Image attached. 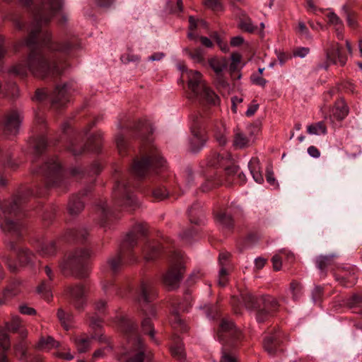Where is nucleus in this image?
<instances>
[{
    "instance_id": "nucleus-43",
    "label": "nucleus",
    "mask_w": 362,
    "mask_h": 362,
    "mask_svg": "<svg viewBox=\"0 0 362 362\" xmlns=\"http://www.w3.org/2000/svg\"><path fill=\"white\" fill-rule=\"evenodd\" d=\"M59 342L55 341L52 337L48 336L47 337H42L37 344L40 349H51L52 348L58 347Z\"/></svg>"
},
{
    "instance_id": "nucleus-61",
    "label": "nucleus",
    "mask_w": 362,
    "mask_h": 362,
    "mask_svg": "<svg viewBox=\"0 0 362 362\" xmlns=\"http://www.w3.org/2000/svg\"><path fill=\"white\" fill-rule=\"evenodd\" d=\"M189 56L195 62H202L204 59V51L201 48H197L189 53Z\"/></svg>"
},
{
    "instance_id": "nucleus-28",
    "label": "nucleus",
    "mask_w": 362,
    "mask_h": 362,
    "mask_svg": "<svg viewBox=\"0 0 362 362\" xmlns=\"http://www.w3.org/2000/svg\"><path fill=\"white\" fill-rule=\"evenodd\" d=\"M144 313L146 317L141 322L142 330L145 334H148L152 340H155V330L153 327L151 320L149 317V316L154 317L156 315L155 308L149 306L148 313L146 310H144Z\"/></svg>"
},
{
    "instance_id": "nucleus-15",
    "label": "nucleus",
    "mask_w": 362,
    "mask_h": 362,
    "mask_svg": "<svg viewBox=\"0 0 362 362\" xmlns=\"http://www.w3.org/2000/svg\"><path fill=\"white\" fill-rule=\"evenodd\" d=\"M112 197L117 206L134 209L137 206L136 199L132 194L129 183L118 182L114 187Z\"/></svg>"
},
{
    "instance_id": "nucleus-27",
    "label": "nucleus",
    "mask_w": 362,
    "mask_h": 362,
    "mask_svg": "<svg viewBox=\"0 0 362 362\" xmlns=\"http://www.w3.org/2000/svg\"><path fill=\"white\" fill-rule=\"evenodd\" d=\"M132 173L137 178L141 179L148 175L151 170V161L153 160H135ZM158 161V160H156Z\"/></svg>"
},
{
    "instance_id": "nucleus-9",
    "label": "nucleus",
    "mask_w": 362,
    "mask_h": 362,
    "mask_svg": "<svg viewBox=\"0 0 362 362\" xmlns=\"http://www.w3.org/2000/svg\"><path fill=\"white\" fill-rule=\"evenodd\" d=\"M90 253L88 250H76L67 255L59 267L65 276L84 278L87 276V260Z\"/></svg>"
},
{
    "instance_id": "nucleus-4",
    "label": "nucleus",
    "mask_w": 362,
    "mask_h": 362,
    "mask_svg": "<svg viewBox=\"0 0 362 362\" xmlns=\"http://www.w3.org/2000/svg\"><path fill=\"white\" fill-rule=\"evenodd\" d=\"M33 173L44 178L47 188H57L64 191L66 189L69 180L66 171L59 160H46L41 163H35Z\"/></svg>"
},
{
    "instance_id": "nucleus-1",
    "label": "nucleus",
    "mask_w": 362,
    "mask_h": 362,
    "mask_svg": "<svg viewBox=\"0 0 362 362\" xmlns=\"http://www.w3.org/2000/svg\"><path fill=\"white\" fill-rule=\"evenodd\" d=\"M42 45L51 51L67 52L74 47V43L68 42L63 45L52 43L50 42L49 34L46 33L40 42V47H37V49L32 50L30 53L25 62L26 67L23 64H19L13 66L11 71L23 76L26 75L27 69H28L35 76L38 78L59 74L60 71L58 66L42 49Z\"/></svg>"
},
{
    "instance_id": "nucleus-19",
    "label": "nucleus",
    "mask_w": 362,
    "mask_h": 362,
    "mask_svg": "<svg viewBox=\"0 0 362 362\" xmlns=\"http://www.w3.org/2000/svg\"><path fill=\"white\" fill-rule=\"evenodd\" d=\"M282 338L283 333L279 330L266 336L263 341L264 350L271 356L275 355L278 351L281 350Z\"/></svg>"
},
{
    "instance_id": "nucleus-64",
    "label": "nucleus",
    "mask_w": 362,
    "mask_h": 362,
    "mask_svg": "<svg viewBox=\"0 0 362 362\" xmlns=\"http://www.w3.org/2000/svg\"><path fill=\"white\" fill-rule=\"evenodd\" d=\"M251 81L254 84L261 87H264L267 82L264 78L255 74L251 76Z\"/></svg>"
},
{
    "instance_id": "nucleus-17",
    "label": "nucleus",
    "mask_w": 362,
    "mask_h": 362,
    "mask_svg": "<svg viewBox=\"0 0 362 362\" xmlns=\"http://www.w3.org/2000/svg\"><path fill=\"white\" fill-rule=\"evenodd\" d=\"M334 276L339 284L345 287H351L357 281L355 269L351 266L337 267Z\"/></svg>"
},
{
    "instance_id": "nucleus-26",
    "label": "nucleus",
    "mask_w": 362,
    "mask_h": 362,
    "mask_svg": "<svg viewBox=\"0 0 362 362\" xmlns=\"http://www.w3.org/2000/svg\"><path fill=\"white\" fill-rule=\"evenodd\" d=\"M156 290L150 281H143L141 284L140 292L138 296L139 302L149 303L156 297Z\"/></svg>"
},
{
    "instance_id": "nucleus-34",
    "label": "nucleus",
    "mask_w": 362,
    "mask_h": 362,
    "mask_svg": "<svg viewBox=\"0 0 362 362\" xmlns=\"http://www.w3.org/2000/svg\"><path fill=\"white\" fill-rule=\"evenodd\" d=\"M88 235L86 229L83 228L70 229L66 232V239L68 240H76L83 242L85 240Z\"/></svg>"
},
{
    "instance_id": "nucleus-10",
    "label": "nucleus",
    "mask_w": 362,
    "mask_h": 362,
    "mask_svg": "<svg viewBox=\"0 0 362 362\" xmlns=\"http://www.w3.org/2000/svg\"><path fill=\"white\" fill-rule=\"evenodd\" d=\"M21 203V198L16 197L9 203L4 204L0 211L1 228L4 231L11 233L16 238L21 237L23 226L19 222L11 221L8 216L17 214Z\"/></svg>"
},
{
    "instance_id": "nucleus-37",
    "label": "nucleus",
    "mask_w": 362,
    "mask_h": 362,
    "mask_svg": "<svg viewBox=\"0 0 362 362\" xmlns=\"http://www.w3.org/2000/svg\"><path fill=\"white\" fill-rule=\"evenodd\" d=\"M57 315L61 325L66 330H69L72 327L74 323V316L72 314L66 313L64 310L59 308L57 310Z\"/></svg>"
},
{
    "instance_id": "nucleus-21",
    "label": "nucleus",
    "mask_w": 362,
    "mask_h": 362,
    "mask_svg": "<svg viewBox=\"0 0 362 362\" xmlns=\"http://www.w3.org/2000/svg\"><path fill=\"white\" fill-rule=\"evenodd\" d=\"M71 88L70 84L57 86L52 96V105L63 106L69 101Z\"/></svg>"
},
{
    "instance_id": "nucleus-6",
    "label": "nucleus",
    "mask_w": 362,
    "mask_h": 362,
    "mask_svg": "<svg viewBox=\"0 0 362 362\" xmlns=\"http://www.w3.org/2000/svg\"><path fill=\"white\" fill-rule=\"evenodd\" d=\"M218 339L223 343L220 362H239L235 348L241 337L240 331L232 321L223 319L217 332Z\"/></svg>"
},
{
    "instance_id": "nucleus-25",
    "label": "nucleus",
    "mask_w": 362,
    "mask_h": 362,
    "mask_svg": "<svg viewBox=\"0 0 362 362\" xmlns=\"http://www.w3.org/2000/svg\"><path fill=\"white\" fill-rule=\"evenodd\" d=\"M8 247L11 250H16L17 257L21 266L31 265L34 262L35 255L26 248L17 249L16 243L11 241Z\"/></svg>"
},
{
    "instance_id": "nucleus-47",
    "label": "nucleus",
    "mask_w": 362,
    "mask_h": 362,
    "mask_svg": "<svg viewBox=\"0 0 362 362\" xmlns=\"http://www.w3.org/2000/svg\"><path fill=\"white\" fill-rule=\"evenodd\" d=\"M327 132L326 127L323 122H320L308 127V132L310 134L320 135L325 134Z\"/></svg>"
},
{
    "instance_id": "nucleus-62",
    "label": "nucleus",
    "mask_w": 362,
    "mask_h": 362,
    "mask_svg": "<svg viewBox=\"0 0 362 362\" xmlns=\"http://www.w3.org/2000/svg\"><path fill=\"white\" fill-rule=\"evenodd\" d=\"M139 59H140V57L138 55L130 54V53L124 54L121 57V60L124 64H128L129 62H139Z\"/></svg>"
},
{
    "instance_id": "nucleus-53",
    "label": "nucleus",
    "mask_w": 362,
    "mask_h": 362,
    "mask_svg": "<svg viewBox=\"0 0 362 362\" xmlns=\"http://www.w3.org/2000/svg\"><path fill=\"white\" fill-rule=\"evenodd\" d=\"M334 255L332 256H321L317 260V267L320 270H324L327 268L332 263Z\"/></svg>"
},
{
    "instance_id": "nucleus-3",
    "label": "nucleus",
    "mask_w": 362,
    "mask_h": 362,
    "mask_svg": "<svg viewBox=\"0 0 362 362\" xmlns=\"http://www.w3.org/2000/svg\"><path fill=\"white\" fill-rule=\"evenodd\" d=\"M62 0H40L34 13V22L30 28L28 37L25 40V45L29 47L38 44L40 40L37 35L40 27L48 23L50 19L61 10Z\"/></svg>"
},
{
    "instance_id": "nucleus-40",
    "label": "nucleus",
    "mask_w": 362,
    "mask_h": 362,
    "mask_svg": "<svg viewBox=\"0 0 362 362\" xmlns=\"http://www.w3.org/2000/svg\"><path fill=\"white\" fill-rule=\"evenodd\" d=\"M216 221L225 229L230 230L233 227V219L230 215L220 212L216 216Z\"/></svg>"
},
{
    "instance_id": "nucleus-7",
    "label": "nucleus",
    "mask_w": 362,
    "mask_h": 362,
    "mask_svg": "<svg viewBox=\"0 0 362 362\" xmlns=\"http://www.w3.org/2000/svg\"><path fill=\"white\" fill-rule=\"evenodd\" d=\"M182 71H186L188 78V88L191 91L190 98L208 104L216 105L219 103L218 96L207 86L202 74L195 70H187L185 66H179Z\"/></svg>"
},
{
    "instance_id": "nucleus-41",
    "label": "nucleus",
    "mask_w": 362,
    "mask_h": 362,
    "mask_svg": "<svg viewBox=\"0 0 362 362\" xmlns=\"http://www.w3.org/2000/svg\"><path fill=\"white\" fill-rule=\"evenodd\" d=\"M329 23L333 25L337 32V35L339 39L342 38L341 30L343 28V23L340 18L334 13H329L327 16Z\"/></svg>"
},
{
    "instance_id": "nucleus-51",
    "label": "nucleus",
    "mask_w": 362,
    "mask_h": 362,
    "mask_svg": "<svg viewBox=\"0 0 362 362\" xmlns=\"http://www.w3.org/2000/svg\"><path fill=\"white\" fill-rule=\"evenodd\" d=\"M239 26L243 30L249 33H252L255 30V26L252 24L251 19L245 15L240 18Z\"/></svg>"
},
{
    "instance_id": "nucleus-42",
    "label": "nucleus",
    "mask_w": 362,
    "mask_h": 362,
    "mask_svg": "<svg viewBox=\"0 0 362 362\" xmlns=\"http://www.w3.org/2000/svg\"><path fill=\"white\" fill-rule=\"evenodd\" d=\"M39 252L42 257H51L54 255L57 252L55 243L54 241H49L43 243Z\"/></svg>"
},
{
    "instance_id": "nucleus-46",
    "label": "nucleus",
    "mask_w": 362,
    "mask_h": 362,
    "mask_svg": "<svg viewBox=\"0 0 362 362\" xmlns=\"http://www.w3.org/2000/svg\"><path fill=\"white\" fill-rule=\"evenodd\" d=\"M115 142L119 154L122 156H124V153L127 150V144L124 135L122 133H119L116 135Z\"/></svg>"
},
{
    "instance_id": "nucleus-44",
    "label": "nucleus",
    "mask_w": 362,
    "mask_h": 362,
    "mask_svg": "<svg viewBox=\"0 0 362 362\" xmlns=\"http://www.w3.org/2000/svg\"><path fill=\"white\" fill-rule=\"evenodd\" d=\"M230 253L226 251L221 252L219 254L218 262L221 266L220 276L227 275L226 267L228 265Z\"/></svg>"
},
{
    "instance_id": "nucleus-24",
    "label": "nucleus",
    "mask_w": 362,
    "mask_h": 362,
    "mask_svg": "<svg viewBox=\"0 0 362 362\" xmlns=\"http://www.w3.org/2000/svg\"><path fill=\"white\" fill-rule=\"evenodd\" d=\"M209 64L211 68L216 74L218 83L223 87L226 86L227 82L223 79L222 76L223 71L228 66V60L226 58H211L209 59Z\"/></svg>"
},
{
    "instance_id": "nucleus-29",
    "label": "nucleus",
    "mask_w": 362,
    "mask_h": 362,
    "mask_svg": "<svg viewBox=\"0 0 362 362\" xmlns=\"http://www.w3.org/2000/svg\"><path fill=\"white\" fill-rule=\"evenodd\" d=\"M160 251V247L157 243L148 241L143 249L144 259L146 261L153 260L158 257Z\"/></svg>"
},
{
    "instance_id": "nucleus-59",
    "label": "nucleus",
    "mask_w": 362,
    "mask_h": 362,
    "mask_svg": "<svg viewBox=\"0 0 362 362\" xmlns=\"http://www.w3.org/2000/svg\"><path fill=\"white\" fill-rule=\"evenodd\" d=\"M21 326V322L18 317H13L12 320L7 323L6 327L9 331L17 332Z\"/></svg>"
},
{
    "instance_id": "nucleus-8",
    "label": "nucleus",
    "mask_w": 362,
    "mask_h": 362,
    "mask_svg": "<svg viewBox=\"0 0 362 362\" xmlns=\"http://www.w3.org/2000/svg\"><path fill=\"white\" fill-rule=\"evenodd\" d=\"M146 233V226L141 223L136 224L132 230L127 234L122 245L120 252L115 256L110 258L107 264L112 273H116L121 268L122 259L128 256L130 262L136 261V258L132 253V249L136 245L137 240L145 235Z\"/></svg>"
},
{
    "instance_id": "nucleus-20",
    "label": "nucleus",
    "mask_w": 362,
    "mask_h": 362,
    "mask_svg": "<svg viewBox=\"0 0 362 362\" xmlns=\"http://www.w3.org/2000/svg\"><path fill=\"white\" fill-rule=\"evenodd\" d=\"M44 270L48 278V280L42 281L41 284L37 287V291L44 298L49 300L52 296L51 292L52 287V281L54 279L55 275L52 268L48 265H46L44 267Z\"/></svg>"
},
{
    "instance_id": "nucleus-22",
    "label": "nucleus",
    "mask_w": 362,
    "mask_h": 362,
    "mask_svg": "<svg viewBox=\"0 0 362 362\" xmlns=\"http://www.w3.org/2000/svg\"><path fill=\"white\" fill-rule=\"evenodd\" d=\"M341 47L337 42H332L327 49V59L330 64L344 66L346 63V57L341 52Z\"/></svg>"
},
{
    "instance_id": "nucleus-38",
    "label": "nucleus",
    "mask_w": 362,
    "mask_h": 362,
    "mask_svg": "<svg viewBox=\"0 0 362 362\" xmlns=\"http://www.w3.org/2000/svg\"><path fill=\"white\" fill-rule=\"evenodd\" d=\"M28 144L37 154L42 153L47 147V140L43 136L30 139Z\"/></svg>"
},
{
    "instance_id": "nucleus-60",
    "label": "nucleus",
    "mask_w": 362,
    "mask_h": 362,
    "mask_svg": "<svg viewBox=\"0 0 362 362\" xmlns=\"http://www.w3.org/2000/svg\"><path fill=\"white\" fill-rule=\"evenodd\" d=\"M231 63L229 69L231 72L235 71L238 69V66L240 62L241 56L238 53H233L230 57Z\"/></svg>"
},
{
    "instance_id": "nucleus-14",
    "label": "nucleus",
    "mask_w": 362,
    "mask_h": 362,
    "mask_svg": "<svg viewBox=\"0 0 362 362\" xmlns=\"http://www.w3.org/2000/svg\"><path fill=\"white\" fill-rule=\"evenodd\" d=\"M192 297L188 292L185 293L182 302L177 300H173L172 302V310L170 315V323L174 329L182 332L187 331L188 327L186 323L181 319L180 312H188L192 306Z\"/></svg>"
},
{
    "instance_id": "nucleus-12",
    "label": "nucleus",
    "mask_w": 362,
    "mask_h": 362,
    "mask_svg": "<svg viewBox=\"0 0 362 362\" xmlns=\"http://www.w3.org/2000/svg\"><path fill=\"white\" fill-rule=\"evenodd\" d=\"M183 254L180 251L174 252L170 257V266L163 276V283L170 290L177 288L185 272Z\"/></svg>"
},
{
    "instance_id": "nucleus-55",
    "label": "nucleus",
    "mask_w": 362,
    "mask_h": 362,
    "mask_svg": "<svg viewBox=\"0 0 362 362\" xmlns=\"http://www.w3.org/2000/svg\"><path fill=\"white\" fill-rule=\"evenodd\" d=\"M204 4L206 7L214 11L223 10L222 0H204Z\"/></svg>"
},
{
    "instance_id": "nucleus-50",
    "label": "nucleus",
    "mask_w": 362,
    "mask_h": 362,
    "mask_svg": "<svg viewBox=\"0 0 362 362\" xmlns=\"http://www.w3.org/2000/svg\"><path fill=\"white\" fill-rule=\"evenodd\" d=\"M345 303L349 308H355L362 305V294H354L346 298Z\"/></svg>"
},
{
    "instance_id": "nucleus-11",
    "label": "nucleus",
    "mask_w": 362,
    "mask_h": 362,
    "mask_svg": "<svg viewBox=\"0 0 362 362\" xmlns=\"http://www.w3.org/2000/svg\"><path fill=\"white\" fill-rule=\"evenodd\" d=\"M84 134L87 136V141L83 144L76 138L72 139L67 146V150L74 156H85L88 151L99 153L102 148L103 134L98 131L88 134L86 130Z\"/></svg>"
},
{
    "instance_id": "nucleus-54",
    "label": "nucleus",
    "mask_w": 362,
    "mask_h": 362,
    "mask_svg": "<svg viewBox=\"0 0 362 362\" xmlns=\"http://www.w3.org/2000/svg\"><path fill=\"white\" fill-rule=\"evenodd\" d=\"M168 194L165 188L163 187H156L152 192V197L157 202L163 200L168 197Z\"/></svg>"
},
{
    "instance_id": "nucleus-18",
    "label": "nucleus",
    "mask_w": 362,
    "mask_h": 362,
    "mask_svg": "<svg viewBox=\"0 0 362 362\" xmlns=\"http://www.w3.org/2000/svg\"><path fill=\"white\" fill-rule=\"evenodd\" d=\"M23 116L18 111L13 110L8 113L4 121V133L6 136H15L20 129Z\"/></svg>"
},
{
    "instance_id": "nucleus-58",
    "label": "nucleus",
    "mask_w": 362,
    "mask_h": 362,
    "mask_svg": "<svg viewBox=\"0 0 362 362\" xmlns=\"http://www.w3.org/2000/svg\"><path fill=\"white\" fill-rule=\"evenodd\" d=\"M98 213L103 216V218H107L109 216H115V212L110 210L105 202H102L97 206Z\"/></svg>"
},
{
    "instance_id": "nucleus-2",
    "label": "nucleus",
    "mask_w": 362,
    "mask_h": 362,
    "mask_svg": "<svg viewBox=\"0 0 362 362\" xmlns=\"http://www.w3.org/2000/svg\"><path fill=\"white\" fill-rule=\"evenodd\" d=\"M242 300L247 309L256 310V319L259 323L274 317L280 308L278 299L269 294L255 295L245 293L242 294Z\"/></svg>"
},
{
    "instance_id": "nucleus-33",
    "label": "nucleus",
    "mask_w": 362,
    "mask_h": 362,
    "mask_svg": "<svg viewBox=\"0 0 362 362\" xmlns=\"http://www.w3.org/2000/svg\"><path fill=\"white\" fill-rule=\"evenodd\" d=\"M248 168L254 180L257 183H262L263 181V176L262 174V167L260 166L259 160H250L248 163Z\"/></svg>"
},
{
    "instance_id": "nucleus-57",
    "label": "nucleus",
    "mask_w": 362,
    "mask_h": 362,
    "mask_svg": "<svg viewBox=\"0 0 362 362\" xmlns=\"http://www.w3.org/2000/svg\"><path fill=\"white\" fill-rule=\"evenodd\" d=\"M10 346V339L8 334L4 330H0V348L6 351L9 349Z\"/></svg>"
},
{
    "instance_id": "nucleus-49",
    "label": "nucleus",
    "mask_w": 362,
    "mask_h": 362,
    "mask_svg": "<svg viewBox=\"0 0 362 362\" xmlns=\"http://www.w3.org/2000/svg\"><path fill=\"white\" fill-rule=\"evenodd\" d=\"M189 30L188 37L191 40H196L197 36L193 34L192 31L197 28L198 25H202L203 27L206 26V23L202 20H196L194 17L190 16L189 18Z\"/></svg>"
},
{
    "instance_id": "nucleus-32",
    "label": "nucleus",
    "mask_w": 362,
    "mask_h": 362,
    "mask_svg": "<svg viewBox=\"0 0 362 362\" xmlns=\"http://www.w3.org/2000/svg\"><path fill=\"white\" fill-rule=\"evenodd\" d=\"M348 114V107L343 100H339L336 102L332 110V116L337 120H341L345 118Z\"/></svg>"
},
{
    "instance_id": "nucleus-35",
    "label": "nucleus",
    "mask_w": 362,
    "mask_h": 362,
    "mask_svg": "<svg viewBox=\"0 0 362 362\" xmlns=\"http://www.w3.org/2000/svg\"><path fill=\"white\" fill-rule=\"evenodd\" d=\"M76 349L80 353L86 352L90 345L91 338L85 335L76 336L73 338Z\"/></svg>"
},
{
    "instance_id": "nucleus-36",
    "label": "nucleus",
    "mask_w": 362,
    "mask_h": 362,
    "mask_svg": "<svg viewBox=\"0 0 362 362\" xmlns=\"http://www.w3.org/2000/svg\"><path fill=\"white\" fill-rule=\"evenodd\" d=\"M253 140L252 136H247L242 132H237L235 134L233 144L236 148H243L250 146Z\"/></svg>"
},
{
    "instance_id": "nucleus-5",
    "label": "nucleus",
    "mask_w": 362,
    "mask_h": 362,
    "mask_svg": "<svg viewBox=\"0 0 362 362\" xmlns=\"http://www.w3.org/2000/svg\"><path fill=\"white\" fill-rule=\"evenodd\" d=\"M119 326L122 332L130 334L128 339V350L118 356V360L122 362H144L145 349L140 337L136 334V323L127 317L120 319Z\"/></svg>"
},
{
    "instance_id": "nucleus-63",
    "label": "nucleus",
    "mask_w": 362,
    "mask_h": 362,
    "mask_svg": "<svg viewBox=\"0 0 362 362\" xmlns=\"http://www.w3.org/2000/svg\"><path fill=\"white\" fill-rule=\"evenodd\" d=\"M112 346L108 345L103 349H98L94 351L93 357L95 358L103 357L108 351H112Z\"/></svg>"
},
{
    "instance_id": "nucleus-13",
    "label": "nucleus",
    "mask_w": 362,
    "mask_h": 362,
    "mask_svg": "<svg viewBox=\"0 0 362 362\" xmlns=\"http://www.w3.org/2000/svg\"><path fill=\"white\" fill-rule=\"evenodd\" d=\"M191 136L187 142V150L193 153L201 151L206 141V136L203 129V118L199 114L192 115L190 117Z\"/></svg>"
},
{
    "instance_id": "nucleus-31",
    "label": "nucleus",
    "mask_w": 362,
    "mask_h": 362,
    "mask_svg": "<svg viewBox=\"0 0 362 362\" xmlns=\"http://www.w3.org/2000/svg\"><path fill=\"white\" fill-rule=\"evenodd\" d=\"M199 203H194L189 209V218L191 223L199 225L202 222L203 212Z\"/></svg>"
},
{
    "instance_id": "nucleus-45",
    "label": "nucleus",
    "mask_w": 362,
    "mask_h": 362,
    "mask_svg": "<svg viewBox=\"0 0 362 362\" xmlns=\"http://www.w3.org/2000/svg\"><path fill=\"white\" fill-rule=\"evenodd\" d=\"M289 289L293 300L296 301L301 297L303 294V287L299 282L296 281H291Z\"/></svg>"
},
{
    "instance_id": "nucleus-16",
    "label": "nucleus",
    "mask_w": 362,
    "mask_h": 362,
    "mask_svg": "<svg viewBox=\"0 0 362 362\" xmlns=\"http://www.w3.org/2000/svg\"><path fill=\"white\" fill-rule=\"evenodd\" d=\"M64 293L71 299L76 309L81 310L86 305V298L83 285H69L66 286Z\"/></svg>"
},
{
    "instance_id": "nucleus-56",
    "label": "nucleus",
    "mask_w": 362,
    "mask_h": 362,
    "mask_svg": "<svg viewBox=\"0 0 362 362\" xmlns=\"http://www.w3.org/2000/svg\"><path fill=\"white\" fill-rule=\"evenodd\" d=\"M266 180L267 182L274 188H278L279 184L276 180L273 172V168L271 165H268L266 168Z\"/></svg>"
},
{
    "instance_id": "nucleus-39",
    "label": "nucleus",
    "mask_w": 362,
    "mask_h": 362,
    "mask_svg": "<svg viewBox=\"0 0 362 362\" xmlns=\"http://www.w3.org/2000/svg\"><path fill=\"white\" fill-rule=\"evenodd\" d=\"M28 343L25 340L21 341L14 346V352L16 356L22 361L28 362L27 350Z\"/></svg>"
},
{
    "instance_id": "nucleus-23",
    "label": "nucleus",
    "mask_w": 362,
    "mask_h": 362,
    "mask_svg": "<svg viewBox=\"0 0 362 362\" xmlns=\"http://www.w3.org/2000/svg\"><path fill=\"white\" fill-rule=\"evenodd\" d=\"M143 145L140 148L141 157L139 158H161V156L156 146L152 144V139L141 136Z\"/></svg>"
},
{
    "instance_id": "nucleus-52",
    "label": "nucleus",
    "mask_w": 362,
    "mask_h": 362,
    "mask_svg": "<svg viewBox=\"0 0 362 362\" xmlns=\"http://www.w3.org/2000/svg\"><path fill=\"white\" fill-rule=\"evenodd\" d=\"M172 356L179 361H182L185 358V352L183 345L180 343L177 344L170 349Z\"/></svg>"
},
{
    "instance_id": "nucleus-48",
    "label": "nucleus",
    "mask_w": 362,
    "mask_h": 362,
    "mask_svg": "<svg viewBox=\"0 0 362 362\" xmlns=\"http://www.w3.org/2000/svg\"><path fill=\"white\" fill-rule=\"evenodd\" d=\"M89 319L90 328L93 329L95 332H99L103 327V320L96 315L90 316ZM97 333H95V335L93 336L92 338L95 337Z\"/></svg>"
},
{
    "instance_id": "nucleus-30",
    "label": "nucleus",
    "mask_w": 362,
    "mask_h": 362,
    "mask_svg": "<svg viewBox=\"0 0 362 362\" xmlns=\"http://www.w3.org/2000/svg\"><path fill=\"white\" fill-rule=\"evenodd\" d=\"M84 208L83 201L81 196L73 195L69 200L67 209L71 215H77L83 211Z\"/></svg>"
}]
</instances>
